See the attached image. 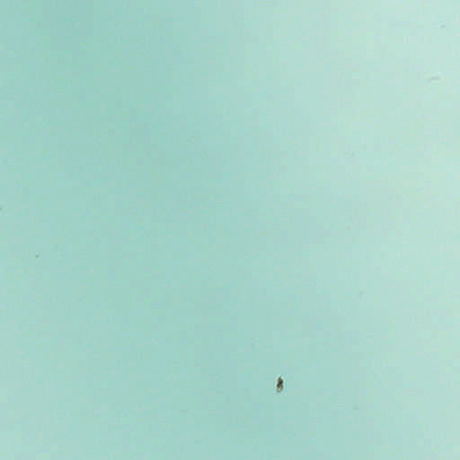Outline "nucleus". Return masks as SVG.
Wrapping results in <instances>:
<instances>
[{"label":"nucleus","instance_id":"1","mask_svg":"<svg viewBox=\"0 0 460 460\" xmlns=\"http://www.w3.org/2000/svg\"><path fill=\"white\" fill-rule=\"evenodd\" d=\"M281 385H282V381L279 379V385H278V386L279 387V386H281Z\"/></svg>","mask_w":460,"mask_h":460}]
</instances>
